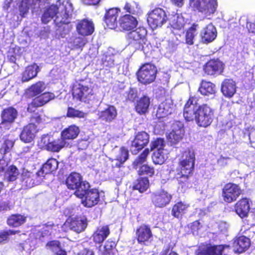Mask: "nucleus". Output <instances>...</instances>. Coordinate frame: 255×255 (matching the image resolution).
<instances>
[{
	"label": "nucleus",
	"mask_w": 255,
	"mask_h": 255,
	"mask_svg": "<svg viewBox=\"0 0 255 255\" xmlns=\"http://www.w3.org/2000/svg\"><path fill=\"white\" fill-rule=\"evenodd\" d=\"M73 7L69 0H58L46 9L41 16L42 22L46 24L54 19L58 27L63 25V30L60 35L64 38L71 30L72 26L70 24L72 20Z\"/></svg>",
	"instance_id": "f257e3e1"
},
{
	"label": "nucleus",
	"mask_w": 255,
	"mask_h": 255,
	"mask_svg": "<svg viewBox=\"0 0 255 255\" xmlns=\"http://www.w3.org/2000/svg\"><path fill=\"white\" fill-rule=\"evenodd\" d=\"M29 0H5L3 7L8 11L7 17L16 21L25 17L30 8Z\"/></svg>",
	"instance_id": "f03ea898"
},
{
	"label": "nucleus",
	"mask_w": 255,
	"mask_h": 255,
	"mask_svg": "<svg viewBox=\"0 0 255 255\" xmlns=\"http://www.w3.org/2000/svg\"><path fill=\"white\" fill-rule=\"evenodd\" d=\"M146 30L143 27H139L131 30L127 36L129 45L136 50L147 53L151 46L146 38Z\"/></svg>",
	"instance_id": "7ed1b4c3"
},
{
	"label": "nucleus",
	"mask_w": 255,
	"mask_h": 255,
	"mask_svg": "<svg viewBox=\"0 0 255 255\" xmlns=\"http://www.w3.org/2000/svg\"><path fill=\"white\" fill-rule=\"evenodd\" d=\"M191 9L205 18H209L217 11L218 0H189Z\"/></svg>",
	"instance_id": "20e7f679"
},
{
	"label": "nucleus",
	"mask_w": 255,
	"mask_h": 255,
	"mask_svg": "<svg viewBox=\"0 0 255 255\" xmlns=\"http://www.w3.org/2000/svg\"><path fill=\"white\" fill-rule=\"evenodd\" d=\"M66 184L68 188L75 190L74 194L76 197H81L84 193L83 189L90 188L89 183L86 181H83L81 175L76 172L70 174L67 178Z\"/></svg>",
	"instance_id": "39448f33"
},
{
	"label": "nucleus",
	"mask_w": 255,
	"mask_h": 255,
	"mask_svg": "<svg viewBox=\"0 0 255 255\" xmlns=\"http://www.w3.org/2000/svg\"><path fill=\"white\" fill-rule=\"evenodd\" d=\"M195 161V154L193 151H185L182 159L180 162L179 167L181 172V178L186 181L188 176L192 172Z\"/></svg>",
	"instance_id": "423d86ee"
},
{
	"label": "nucleus",
	"mask_w": 255,
	"mask_h": 255,
	"mask_svg": "<svg viewBox=\"0 0 255 255\" xmlns=\"http://www.w3.org/2000/svg\"><path fill=\"white\" fill-rule=\"evenodd\" d=\"M157 69L156 67L150 63L143 65L136 73L138 81L147 85L152 83L156 78Z\"/></svg>",
	"instance_id": "0eeeda50"
},
{
	"label": "nucleus",
	"mask_w": 255,
	"mask_h": 255,
	"mask_svg": "<svg viewBox=\"0 0 255 255\" xmlns=\"http://www.w3.org/2000/svg\"><path fill=\"white\" fill-rule=\"evenodd\" d=\"M168 19L166 11L161 8H155L148 13L147 22L150 27L154 29L161 26Z\"/></svg>",
	"instance_id": "6e6552de"
},
{
	"label": "nucleus",
	"mask_w": 255,
	"mask_h": 255,
	"mask_svg": "<svg viewBox=\"0 0 255 255\" xmlns=\"http://www.w3.org/2000/svg\"><path fill=\"white\" fill-rule=\"evenodd\" d=\"M214 118V111L207 104L199 106L196 120L199 126L207 127L212 122Z\"/></svg>",
	"instance_id": "1a4fd4ad"
},
{
	"label": "nucleus",
	"mask_w": 255,
	"mask_h": 255,
	"mask_svg": "<svg viewBox=\"0 0 255 255\" xmlns=\"http://www.w3.org/2000/svg\"><path fill=\"white\" fill-rule=\"evenodd\" d=\"M93 91L91 85L83 83L75 84L73 86V96L80 101L86 102L90 100L93 95Z\"/></svg>",
	"instance_id": "9d476101"
},
{
	"label": "nucleus",
	"mask_w": 255,
	"mask_h": 255,
	"mask_svg": "<svg viewBox=\"0 0 255 255\" xmlns=\"http://www.w3.org/2000/svg\"><path fill=\"white\" fill-rule=\"evenodd\" d=\"M169 24L173 28L172 32L176 35V40L181 41L180 38L184 33V26L186 23L184 17L182 14L176 13L168 18Z\"/></svg>",
	"instance_id": "9b49d317"
},
{
	"label": "nucleus",
	"mask_w": 255,
	"mask_h": 255,
	"mask_svg": "<svg viewBox=\"0 0 255 255\" xmlns=\"http://www.w3.org/2000/svg\"><path fill=\"white\" fill-rule=\"evenodd\" d=\"M41 141L48 150L53 152H58L68 145V142L61 136L60 138L53 139L49 136H44L42 137Z\"/></svg>",
	"instance_id": "f8f14e48"
},
{
	"label": "nucleus",
	"mask_w": 255,
	"mask_h": 255,
	"mask_svg": "<svg viewBox=\"0 0 255 255\" xmlns=\"http://www.w3.org/2000/svg\"><path fill=\"white\" fill-rule=\"evenodd\" d=\"M199 106L196 98L190 97L184 106L183 116L185 119L187 121L196 120Z\"/></svg>",
	"instance_id": "ddd939ff"
},
{
	"label": "nucleus",
	"mask_w": 255,
	"mask_h": 255,
	"mask_svg": "<svg viewBox=\"0 0 255 255\" xmlns=\"http://www.w3.org/2000/svg\"><path fill=\"white\" fill-rule=\"evenodd\" d=\"M84 193L81 197H78L82 199V204L86 207H92L97 204L99 201V193L97 189H83Z\"/></svg>",
	"instance_id": "4468645a"
},
{
	"label": "nucleus",
	"mask_w": 255,
	"mask_h": 255,
	"mask_svg": "<svg viewBox=\"0 0 255 255\" xmlns=\"http://www.w3.org/2000/svg\"><path fill=\"white\" fill-rule=\"evenodd\" d=\"M184 133L183 124L176 122L172 124L171 131L167 136L168 141L171 145L176 144L182 139Z\"/></svg>",
	"instance_id": "2eb2a0df"
},
{
	"label": "nucleus",
	"mask_w": 255,
	"mask_h": 255,
	"mask_svg": "<svg viewBox=\"0 0 255 255\" xmlns=\"http://www.w3.org/2000/svg\"><path fill=\"white\" fill-rule=\"evenodd\" d=\"M241 189L238 185L233 183H228L223 190L224 200L228 203H231L237 199L241 195Z\"/></svg>",
	"instance_id": "dca6fc26"
},
{
	"label": "nucleus",
	"mask_w": 255,
	"mask_h": 255,
	"mask_svg": "<svg viewBox=\"0 0 255 255\" xmlns=\"http://www.w3.org/2000/svg\"><path fill=\"white\" fill-rule=\"evenodd\" d=\"M149 136L147 133L144 131L138 132L131 145V151L133 154L137 152L145 146L149 142Z\"/></svg>",
	"instance_id": "f3484780"
},
{
	"label": "nucleus",
	"mask_w": 255,
	"mask_h": 255,
	"mask_svg": "<svg viewBox=\"0 0 255 255\" xmlns=\"http://www.w3.org/2000/svg\"><path fill=\"white\" fill-rule=\"evenodd\" d=\"M17 115L16 110L11 107L4 110L1 114L2 122L0 128L2 130L9 129L10 124L14 122Z\"/></svg>",
	"instance_id": "a211bd4d"
},
{
	"label": "nucleus",
	"mask_w": 255,
	"mask_h": 255,
	"mask_svg": "<svg viewBox=\"0 0 255 255\" xmlns=\"http://www.w3.org/2000/svg\"><path fill=\"white\" fill-rule=\"evenodd\" d=\"M41 177L38 175V172L34 174L24 169L21 173L22 185L27 188H31L41 182Z\"/></svg>",
	"instance_id": "6ab92c4d"
},
{
	"label": "nucleus",
	"mask_w": 255,
	"mask_h": 255,
	"mask_svg": "<svg viewBox=\"0 0 255 255\" xmlns=\"http://www.w3.org/2000/svg\"><path fill=\"white\" fill-rule=\"evenodd\" d=\"M76 27L77 33L83 36L90 35L94 31L93 21L88 19L78 21Z\"/></svg>",
	"instance_id": "aec40b11"
},
{
	"label": "nucleus",
	"mask_w": 255,
	"mask_h": 255,
	"mask_svg": "<svg viewBox=\"0 0 255 255\" xmlns=\"http://www.w3.org/2000/svg\"><path fill=\"white\" fill-rule=\"evenodd\" d=\"M7 163L3 159L0 160V176L4 175V179L8 181H13L16 180L19 174L17 168L14 166H9L6 171L5 168Z\"/></svg>",
	"instance_id": "412c9836"
},
{
	"label": "nucleus",
	"mask_w": 255,
	"mask_h": 255,
	"mask_svg": "<svg viewBox=\"0 0 255 255\" xmlns=\"http://www.w3.org/2000/svg\"><path fill=\"white\" fill-rule=\"evenodd\" d=\"M171 198L172 196L167 191L160 190L152 194V201L156 206L163 207L170 202Z\"/></svg>",
	"instance_id": "4be33fe9"
},
{
	"label": "nucleus",
	"mask_w": 255,
	"mask_h": 255,
	"mask_svg": "<svg viewBox=\"0 0 255 255\" xmlns=\"http://www.w3.org/2000/svg\"><path fill=\"white\" fill-rule=\"evenodd\" d=\"M200 36L203 43H210L213 41L217 36L216 28L212 23H210L202 28Z\"/></svg>",
	"instance_id": "5701e85b"
},
{
	"label": "nucleus",
	"mask_w": 255,
	"mask_h": 255,
	"mask_svg": "<svg viewBox=\"0 0 255 255\" xmlns=\"http://www.w3.org/2000/svg\"><path fill=\"white\" fill-rule=\"evenodd\" d=\"M223 69L224 64L218 59L210 60L204 67L205 73L210 75L220 74Z\"/></svg>",
	"instance_id": "b1692460"
},
{
	"label": "nucleus",
	"mask_w": 255,
	"mask_h": 255,
	"mask_svg": "<svg viewBox=\"0 0 255 255\" xmlns=\"http://www.w3.org/2000/svg\"><path fill=\"white\" fill-rule=\"evenodd\" d=\"M174 106L171 99H166L158 106L156 116L157 118H162L171 114L174 111Z\"/></svg>",
	"instance_id": "393cba45"
},
{
	"label": "nucleus",
	"mask_w": 255,
	"mask_h": 255,
	"mask_svg": "<svg viewBox=\"0 0 255 255\" xmlns=\"http://www.w3.org/2000/svg\"><path fill=\"white\" fill-rule=\"evenodd\" d=\"M120 27L124 31H131L137 25V20L133 16L125 14L119 19Z\"/></svg>",
	"instance_id": "a878e982"
},
{
	"label": "nucleus",
	"mask_w": 255,
	"mask_h": 255,
	"mask_svg": "<svg viewBox=\"0 0 255 255\" xmlns=\"http://www.w3.org/2000/svg\"><path fill=\"white\" fill-rule=\"evenodd\" d=\"M36 132V126L30 124L23 128L19 136L20 139L25 143H30L34 139Z\"/></svg>",
	"instance_id": "bb28decb"
},
{
	"label": "nucleus",
	"mask_w": 255,
	"mask_h": 255,
	"mask_svg": "<svg viewBox=\"0 0 255 255\" xmlns=\"http://www.w3.org/2000/svg\"><path fill=\"white\" fill-rule=\"evenodd\" d=\"M120 10L117 8H113L107 11L105 15V21L108 27L115 29L117 26V18Z\"/></svg>",
	"instance_id": "cd10ccee"
},
{
	"label": "nucleus",
	"mask_w": 255,
	"mask_h": 255,
	"mask_svg": "<svg viewBox=\"0 0 255 255\" xmlns=\"http://www.w3.org/2000/svg\"><path fill=\"white\" fill-rule=\"evenodd\" d=\"M235 211L242 218L247 216L250 209L249 199L247 198H242L235 205Z\"/></svg>",
	"instance_id": "c85d7f7f"
},
{
	"label": "nucleus",
	"mask_w": 255,
	"mask_h": 255,
	"mask_svg": "<svg viewBox=\"0 0 255 255\" xmlns=\"http://www.w3.org/2000/svg\"><path fill=\"white\" fill-rule=\"evenodd\" d=\"M250 240L245 236H240L235 239L233 248L235 252L242 253L250 246Z\"/></svg>",
	"instance_id": "c756f323"
},
{
	"label": "nucleus",
	"mask_w": 255,
	"mask_h": 255,
	"mask_svg": "<svg viewBox=\"0 0 255 255\" xmlns=\"http://www.w3.org/2000/svg\"><path fill=\"white\" fill-rule=\"evenodd\" d=\"M87 226V220L85 217L72 219L69 223V227L71 230L79 233L85 230Z\"/></svg>",
	"instance_id": "7c9ffc66"
},
{
	"label": "nucleus",
	"mask_w": 255,
	"mask_h": 255,
	"mask_svg": "<svg viewBox=\"0 0 255 255\" xmlns=\"http://www.w3.org/2000/svg\"><path fill=\"white\" fill-rule=\"evenodd\" d=\"M221 91L226 97H232L236 92L235 82L232 79H225L222 82Z\"/></svg>",
	"instance_id": "2f4dec72"
},
{
	"label": "nucleus",
	"mask_w": 255,
	"mask_h": 255,
	"mask_svg": "<svg viewBox=\"0 0 255 255\" xmlns=\"http://www.w3.org/2000/svg\"><path fill=\"white\" fill-rule=\"evenodd\" d=\"M228 246H214L206 248L205 250H199L197 255H222L226 249H229Z\"/></svg>",
	"instance_id": "473e14b6"
},
{
	"label": "nucleus",
	"mask_w": 255,
	"mask_h": 255,
	"mask_svg": "<svg viewBox=\"0 0 255 255\" xmlns=\"http://www.w3.org/2000/svg\"><path fill=\"white\" fill-rule=\"evenodd\" d=\"M55 98V95L52 93H44L41 95L35 98L32 102L28 105V109L30 111H33L30 109L32 105L35 106H42Z\"/></svg>",
	"instance_id": "72a5a7b5"
},
{
	"label": "nucleus",
	"mask_w": 255,
	"mask_h": 255,
	"mask_svg": "<svg viewBox=\"0 0 255 255\" xmlns=\"http://www.w3.org/2000/svg\"><path fill=\"white\" fill-rule=\"evenodd\" d=\"M98 115L101 120L110 123L116 118L117 111L115 107L109 106L105 110L100 112Z\"/></svg>",
	"instance_id": "f704fd0d"
},
{
	"label": "nucleus",
	"mask_w": 255,
	"mask_h": 255,
	"mask_svg": "<svg viewBox=\"0 0 255 255\" xmlns=\"http://www.w3.org/2000/svg\"><path fill=\"white\" fill-rule=\"evenodd\" d=\"M58 166V162L56 159L54 158L49 159L43 165L41 170L38 171V175L43 177L44 174H47L56 170Z\"/></svg>",
	"instance_id": "c9c22d12"
},
{
	"label": "nucleus",
	"mask_w": 255,
	"mask_h": 255,
	"mask_svg": "<svg viewBox=\"0 0 255 255\" xmlns=\"http://www.w3.org/2000/svg\"><path fill=\"white\" fill-rule=\"evenodd\" d=\"M39 71V67L35 64L27 66L22 74V81L27 82L33 79L36 76Z\"/></svg>",
	"instance_id": "e433bc0d"
},
{
	"label": "nucleus",
	"mask_w": 255,
	"mask_h": 255,
	"mask_svg": "<svg viewBox=\"0 0 255 255\" xmlns=\"http://www.w3.org/2000/svg\"><path fill=\"white\" fill-rule=\"evenodd\" d=\"M110 234V230L108 226L99 227L93 235L94 241L98 244L102 243Z\"/></svg>",
	"instance_id": "4c0bfd02"
},
{
	"label": "nucleus",
	"mask_w": 255,
	"mask_h": 255,
	"mask_svg": "<svg viewBox=\"0 0 255 255\" xmlns=\"http://www.w3.org/2000/svg\"><path fill=\"white\" fill-rule=\"evenodd\" d=\"M150 99L146 96L141 97L136 102L135 110L139 114H145L148 111L150 105Z\"/></svg>",
	"instance_id": "58836bf2"
},
{
	"label": "nucleus",
	"mask_w": 255,
	"mask_h": 255,
	"mask_svg": "<svg viewBox=\"0 0 255 255\" xmlns=\"http://www.w3.org/2000/svg\"><path fill=\"white\" fill-rule=\"evenodd\" d=\"M128 157V150L124 147H121L115 156V159L112 160L113 166L119 167Z\"/></svg>",
	"instance_id": "ea45409f"
},
{
	"label": "nucleus",
	"mask_w": 255,
	"mask_h": 255,
	"mask_svg": "<svg viewBox=\"0 0 255 255\" xmlns=\"http://www.w3.org/2000/svg\"><path fill=\"white\" fill-rule=\"evenodd\" d=\"M136 235L138 242L142 243L148 241L151 237L152 234L149 227L145 225H142L137 230Z\"/></svg>",
	"instance_id": "a19ab883"
},
{
	"label": "nucleus",
	"mask_w": 255,
	"mask_h": 255,
	"mask_svg": "<svg viewBox=\"0 0 255 255\" xmlns=\"http://www.w3.org/2000/svg\"><path fill=\"white\" fill-rule=\"evenodd\" d=\"M79 128L75 125H72L64 129L61 133V137L66 140L73 139L77 137L79 133Z\"/></svg>",
	"instance_id": "79ce46f5"
},
{
	"label": "nucleus",
	"mask_w": 255,
	"mask_h": 255,
	"mask_svg": "<svg viewBox=\"0 0 255 255\" xmlns=\"http://www.w3.org/2000/svg\"><path fill=\"white\" fill-rule=\"evenodd\" d=\"M30 6L32 12L38 11L39 10L44 9L45 10L49 8L51 5H49L50 0H30Z\"/></svg>",
	"instance_id": "37998d69"
},
{
	"label": "nucleus",
	"mask_w": 255,
	"mask_h": 255,
	"mask_svg": "<svg viewBox=\"0 0 255 255\" xmlns=\"http://www.w3.org/2000/svg\"><path fill=\"white\" fill-rule=\"evenodd\" d=\"M46 86L44 82L39 81L32 85L26 91L27 94L30 97L36 96L41 93L45 89Z\"/></svg>",
	"instance_id": "c03bdc74"
},
{
	"label": "nucleus",
	"mask_w": 255,
	"mask_h": 255,
	"mask_svg": "<svg viewBox=\"0 0 255 255\" xmlns=\"http://www.w3.org/2000/svg\"><path fill=\"white\" fill-rule=\"evenodd\" d=\"M87 42V40L86 38L77 36H73L68 40V43L71 48L74 49H82Z\"/></svg>",
	"instance_id": "a18cd8bd"
},
{
	"label": "nucleus",
	"mask_w": 255,
	"mask_h": 255,
	"mask_svg": "<svg viewBox=\"0 0 255 255\" xmlns=\"http://www.w3.org/2000/svg\"><path fill=\"white\" fill-rule=\"evenodd\" d=\"M168 152L167 150H159L155 151L152 158L155 164H162L168 158Z\"/></svg>",
	"instance_id": "49530a36"
},
{
	"label": "nucleus",
	"mask_w": 255,
	"mask_h": 255,
	"mask_svg": "<svg viewBox=\"0 0 255 255\" xmlns=\"http://www.w3.org/2000/svg\"><path fill=\"white\" fill-rule=\"evenodd\" d=\"M26 217L20 214H15L10 216L7 220V224L12 227H16L24 223Z\"/></svg>",
	"instance_id": "de8ad7c7"
},
{
	"label": "nucleus",
	"mask_w": 255,
	"mask_h": 255,
	"mask_svg": "<svg viewBox=\"0 0 255 255\" xmlns=\"http://www.w3.org/2000/svg\"><path fill=\"white\" fill-rule=\"evenodd\" d=\"M199 91L204 95H213L215 93V86L211 82L202 81Z\"/></svg>",
	"instance_id": "09e8293b"
},
{
	"label": "nucleus",
	"mask_w": 255,
	"mask_h": 255,
	"mask_svg": "<svg viewBox=\"0 0 255 255\" xmlns=\"http://www.w3.org/2000/svg\"><path fill=\"white\" fill-rule=\"evenodd\" d=\"M114 49L110 48L104 53L102 58L103 64L107 67H113L114 65L115 55Z\"/></svg>",
	"instance_id": "8fccbe9b"
},
{
	"label": "nucleus",
	"mask_w": 255,
	"mask_h": 255,
	"mask_svg": "<svg viewBox=\"0 0 255 255\" xmlns=\"http://www.w3.org/2000/svg\"><path fill=\"white\" fill-rule=\"evenodd\" d=\"M124 9L127 12L132 14H139L141 13V10L138 3L134 1L130 2H126L124 7Z\"/></svg>",
	"instance_id": "3c124183"
},
{
	"label": "nucleus",
	"mask_w": 255,
	"mask_h": 255,
	"mask_svg": "<svg viewBox=\"0 0 255 255\" xmlns=\"http://www.w3.org/2000/svg\"><path fill=\"white\" fill-rule=\"evenodd\" d=\"M148 187L149 181L148 179L147 178H141L134 182L133 188L142 193L146 191Z\"/></svg>",
	"instance_id": "603ef678"
},
{
	"label": "nucleus",
	"mask_w": 255,
	"mask_h": 255,
	"mask_svg": "<svg viewBox=\"0 0 255 255\" xmlns=\"http://www.w3.org/2000/svg\"><path fill=\"white\" fill-rule=\"evenodd\" d=\"M46 247L55 253V255H66V252L61 249L59 241H51L47 243Z\"/></svg>",
	"instance_id": "864d4df0"
},
{
	"label": "nucleus",
	"mask_w": 255,
	"mask_h": 255,
	"mask_svg": "<svg viewBox=\"0 0 255 255\" xmlns=\"http://www.w3.org/2000/svg\"><path fill=\"white\" fill-rule=\"evenodd\" d=\"M115 243L108 241L105 243L102 252V255H117L118 251L115 248Z\"/></svg>",
	"instance_id": "5fc2aeb1"
},
{
	"label": "nucleus",
	"mask_w": 255,
	"mask_h": 255,
	"mask_svg": "<svg viewBox=\"0 0 255 255\" xmlns=\"http://www.w3.org/2000/svg\"><path fill=\"white\" fill-rule=\"evenodd\" d=\"M188 207V205L180 202L176 204L172 208V214L175 217L179 218Z\"/></svg>",
	"instance_id": "6e6d98bb"
},
{
	"label": "nucleus",
	"mask_w": 255,
	"mask_h": 255,
	"mask_svg": "<svg viewBox=\"0 0 255 255\" xmlns=\"http://www.w3.org/2000/svg\"><path fill=\"white\" fill-rule=\"evenodd\" d=\"M57 226L54 225L53 223L49 222L43 226L41 229V236L44 237L46 236L51 235L53 233V230H56Z\"/></svg>",
	"instance_id": "4d7b16f0"
},
{
	"label": "nucleus",
	"mask_w": 255,
	"mask_h": 255,
	"mask_svg": "<svg viewBox=\"0 0 255 255\" xmlns=\"http://www.w3.org/2000/svg\"><path fill=\"white\" fill-rule=\"evenodd\" d=\"M138 172L140 175H146L149 176H152L154 173L153 168L146 164L140 166Z\"/></svg>",
	"instance_id": "13d9d810"
},
{
	"label": "nucleus",
	"mask_w": 255,
	"mask_h": 255,
	"mask_svg": "<svg viewBox=\"0 0 255 255\" xmlns=\"http://www.w3.org/2000/svg\"><path fill=\"white\" fill-rule=\"evenodd\" d=\"M86 114L79 110L75 109L73 108H69L68 109L67 116L70 118H84Z\"/></svg>",
	"instance_id": "bf43d9fd"
},
{
	"label": "nucleus",
	"mask_w": 255,
	"mask_h": 255,
	"mask_svg": "<svg viewBox=\"0 0 255 255\" xmlns=\"http://www.w3.org/2000/svg\"><path fill=\"white\" fill-rule=\"evenodd\" d=\"M149 153V149L148 148L145 149L143 152L134 160L133 165L135 167L137 166L144 162Z\"/></svg>",
	"instance_id": "052dcab7"
},
{
	"label": "nucleus",
	"mask_w": 255,
	"mask_h": 255,
	"mask_svg": "<svg viewBox=\"0 0 255 255\" xmlns=\"http://www.w3.org/2000/svg\"><path fill=\"white\" fill-rule=\"evenodd\" d=\"M149 153V149L148 148L145 149L143 152L134 160L133 165L135 167L137 166L144 162Z\"/></svg>",
	"instance_id": "680f3d73"
},
{
	"label": "nucleus",
	"mask_w": 255,
	"mask_h": 255,
	"mask_svg": "<svg viewBox=\"0 0 255 255\" xmlns=\"http://www.w3.org/2000/svg\"><path fill=\"white\" fill-rule=\"evenodd\" d=\"M165 146V142L163 139L159 138H157L154 141L151 142V148L152 150L156 149L157 150H166L164 149Z\"/></svg>",
	"instance_id": "e2e57ef3"
},
{
	"label": "nucleus",
	"mask_w": 255,
	"mask_h": 255,
	"mask_svg": "<svg viewBox=\"0 0 255 255\" xmlns=\"http://www.w3.org/2000/svg\"><path fill=\"white\" fill-rule=\"evenodd\" d=\"M14 141L12 140L6 139L4 141L0 149V152L1 154H5L6 152L10 151L11 148L13 147Z\"/></svg>",
	"instance_id": "0e129e2a"
},
{
	"label": "nucleus",
	"mask_w": 255,
	"mask_h": 255,
	"mask_svg": "<svg viewBox=\"0 0 255 255\" xmlns=\"http://www.w3.org/2000/svg\"><path fill=\"white\" fill-rule=\"evenodd\" d=\"M247 21V20L245 16L242 17L239 20L240 24L244 26V23L243 22H244L246 24L249 31L255 34V21L254 23H251L248 22Z\"/></svg>",
	"instance_id": "69168bd1"
},
{
	"label": "nucleus",
	"mask_w": 255,
	"mask_h": 255,
	"mask_svg": "<svg viewBox=\"0 0 255 255\" xmlns=\"http://www.w3.org/2000/svg\"><path fill=\"white\" fill-rule=\"evenodd\" d=\"M195 30L194 28H190L187 30L186 34V42L189 45L193 44V39L195 35Z\"/></svg>",
	"instance_id": "338daca9"
},
{
	"label": "nucleus",
	"mask_w": 255,
	"mask_h": 255,
	"mask_svg": "<svg viewBox=\"0 0 255 255\" xmlns=\"http://www.w3.org/2000/svg\"><path fill=\"white\" fill-rule=\"evenodd\" d=\"M230 160L229 157H225L221 156L217 160V164L221 167H224L228 164V162Z\"/></svg>",
	"instance_id": "774afa93"
}]
</instances>
